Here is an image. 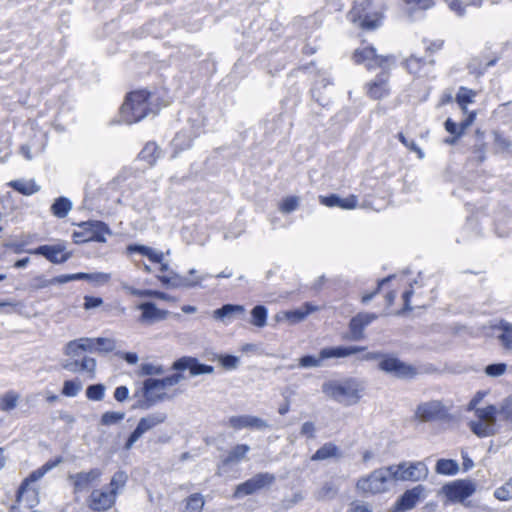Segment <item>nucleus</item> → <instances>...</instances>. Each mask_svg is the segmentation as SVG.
<instances>
[{
	"instance_id": "f257e3e1",
	"label": "nucleus",
	"mask_w": 512,
	"mask_h": 512,
	"mask_svg": "<svg viewBox=\"0 0 512 512\" xmlns=\"http://www.w3.org/2000/svg\"><path fill=\"white\" fill-rule=\"evenodd\" d=\"M149 97L150 93L144 90L131 92L121 106L122 121L133 124L145 118L150 112Z\"/></svg>"
},
{
	"instance_id": "f03ea898",
	"label": "nucleus",
	"mask_w": 512,
	"mask_h": 512,
	"mask_svg": "<svg viewBox=\"0 0 512 512\" xmlns=\"http://www.w3.org/2000/svg\"><path fill=\"white\" fill-rule=\"evenodd\" d=\"M77 226L79 230L72 234V239L76 244L86 242L105 243L107 236L112 235V230L102 221L90 220L78 223Z\"/></svg>"
},
{
	"instance_id": "7ed1b4c3",
	"label": "nucleus",
	"mask_w": 512,
	"mask_h": 512,
	"mask_svg": "<svg viewBox=\"0 0 512 512\" xmlns=\"http://www.w3.org/2000/svg\"><path fill=\"white\" fill-rule=\"evenodd\" d=\"M347 18L365 30H374L381 25V15L372 11L370 0L356 1L348 12Z\"/></svg>"
},
{
	"instance_id": "20e7f679",
	"label": "nucleus",
	"mask_w": 512,
	"mask_h": 512,
	"mask_svg": "<svg viewBox=\"0 0 512 512\" xmlns=\"http://www.w3.org/2000/svg\"><path fill=\"white\" fill-rule=\"evenodd\" d=\"M475 415L477 419L469 423V427L475 435L483 438L496 434L497 408L494 405L475 409Z\"/></svg>"
},
{
	"instance_id": "39448f33",
	"label": "nucleus",
	"mask_w": 512,
	"mask_h": 512,
	"mask_svg": "<svg viewBox=\"0 0 512 512\" xmlns=\"http://www.w3.org/2000/svg\"><path fill=\"white\" fill-rule=\"evenodd\" d=\"M365 350L364 347L359 346H338V347H330L323 348L318 357L312 355H305L299 359V367L302 368H311V367H319L322 364V361L329 358H343L347 357L359 352H363Z\"/></svg>"
},
{
	"instance_id": "423d86ee",
	"label": "nucleus",
	"mask_w": 512,
	"mask_h": 512,
	"mask_svg": "<svg viewBox=\"0 0 512 512\" xmlns=\"http://www.w3.org/2000/svg\"><path fill=\"white\" fill-rule=\"evenodd\" d=\"M390 477L396 481H421L427 478L428 468L423 462H403L386 468Z\"/></svg>"
},
{
	"instance_id": "0eeeda50",
	"label": "nucleus",
	"mask_w": 512,
	"mask_h": 512,
	"mask_svg": "<svg viewBox=\"0 0 512 512\" xmlns=\"http://www.w3.org/2000/svg\"><path fill=\"white\" fill-rule=\"evenodd\" d=\"M166 418H167V415L164 412H155V413L147 415L146 417H142L139 420L134 431L128 437V439L124 445V449L130 450L133 447V445L142 437V435L144 433L153 429L157 425L164 423Z\"/></svg>"
},
{
	"instance_id": "6e6552de",
	"label": "nucleus",
	"mask_w": 512,
	"mask_h": 512,
	"mask_svg": "<svg viewBox=\"0 0 512 512\" xmlns=\"http://www.w3.org/2000/svg\"><path fill=\"white\" fill-rule=\"evenodd\" d=\"M426 497L425 487L417 485L406 490L390 508L389 512H408Z\"/></svg>"
},
{
	"instance_id": "1a4fd4ad",
	"label": "nucleus",
	"mask_w": 512,
	"mask_h": 512,
	"mask_svg": "<svg viewBox=\"0 0 512 512\" xmlns=\"http://www.w3.org/2000/svg\"><path fill=\"white\" fill-rule=\"evenodd\" d=\"M27 252L43 256L53 264L65 263L72 257V253L66 251V245L63 242H59L54 245H41L35 249L28 250Z\"/></svg>"
},
{
	"instance_id": "9d476101",
	"label": "nucleus",
	"mask_w": 512,
	"mask_h": 512,
	"mask_svg": "<svg viewBox=\"0 0 512 512\" xmlns=\"http://www.w3.org/2000/svg\"><path fill=\"white\" fill-rule=\"evenodd\" d=\"M442 490L451 502H463L476 491V485L470 480H456L445 485Z\"/></svg>"
},
{
	"instance_id": "9b49d317",
	"label": "nucleus",
	"mask_w": 512,
	"mask_h": 512,
	"mask_svg": "<svg viewBox=\"0 0 512 512\" xmlns=\"http://www.w3.org/2000/svg\"><path fill=\"white\" fill-rule=\"evenodd\" d=\"M323 392L338 402L346 403L351 399L357 398V389L351 382L345 383H325L323 384Z\"/></svg>"
},
{
	"instance_id": "f8f14e48",
	"label": "nucleus",
	"mask_w": 512,
	"mask_h": 512,
	"mask_svg": "<svg viewBox=\"0 0 512 512\" xmlns=\"http://www.w3.org/2000/svg\"><path fill=\"white\" fill-rule=\"evenodd\" d=\"M115 502L116 497L114 496V493L110 492L106 487L92 490L87 499L89 508L97 512L111 509Z\"/></svg>"
},
{
	"instance_id": "ddd939ff",
	"label": "nucleus",
	"mask_w": 512,
	"mask_h": 512,
	"mask_svg": "<svg viewBox=\"0 0 512 512\" xmlns=\"http://www.w3.org/2000/svg\"><path fill=\"white\" fill-rule=\"evenodd\" d=\"M172 370L184 371L189 370L191 376H198L202 374H212L214 367L211 365L202 364L197 358L191 356H183L172 364Z\"/></svg>"
},
{
	"instance_id": "4468645a",
	"label": "nucleus",
	"mask_w": 512,
	"mask_h": 512,
	"mask_svg": "<svg viewBox=\"0 0 512 512\" xmlns=\"http://www.w3.org/2000/svg\"><path fill=\"white\" fill-rule=\"evenodd\" d=\"M227 425L234 430H241L244 428L263 430L269 427V424L264 419L253 415H234L228 418Z\"/></svg>"
},
{
	"instance_id": "2eb2a0df",
	"label": "nucleus",
	"mask_w": 512,
	"mask_h": 512,
	"mask_svg": "<svg viewBox=\"0 0 512 512\" xmlns=\"http://www.w3.org/2000/svg\"><path fill=\"white\" fill-rule=\"evenodd\" d=\"M377 319L375 313H358L354 316L349 323V336L347 337L352 341H359L364 338V329Z\"/></svg>"
},
{
	"instance_id": "dca6fc26",
	"label": "nucleus",
	"mask_w": 512,
	"mask_h": 512,
	"mask_svg": "<svg viewBox=\"0 0 512 512\" xmlns=\"http://www.w3.org/2000/svg\"><path fill=\"white\" fill-rule=\"evenodd\" d=\"M357 490L363 494H376L384 490V471L375 470L369 476L363 477L357 482Z\"/></svg>"
},
{
	"instance_id": "f3484780",
	"label": "nucleus",
	"mask_w": 512,
	"mask_h": 512,
	"mask_svg": "<svg viewBox=\"0 0 512 512\" xmlns=\"http://www.w3.org/2000/svg\"><path fill=\"white\" fill-rule=\"evenodd\" d=\"M101 475L102 471L99 468H93L87 472L70 474L68 479L73 484L74 493H79L87 490L93 482L100 479Z\"/></svg>"
},
{
	"instance_id": "a211bd4d",
	"label": "nucleus",
	"mask_w": 512,
	"mask_h": 512,
	"mask_svg": "<svg viewBox=\"0 0 512 512\" xmlns=\"http://www.w3.org/2000/svg\"><path fill=\"white\" fill-rule=\"evenodd\" d=\"M354 59L357 63H365L367 69L369 70L381 68L384 63V57L378 55L375 48L372 46H367L361 50H356L354 53Z\"/></svg>"
},
{
	"instance_id": "6ab92c4d",
	"label": "nucleus",
	"mask_w": 512,
	"mask_h": 512,
	"mask_svg": "<svg viewBox=\"0 0 512 512\" xmlns=\"http://www.w3.org/2000/svg\"><path fill=\"white\" fill-rule=\"evenodd\" d=\"M443 414L444 405L438 400L422 403L416 409V416L424 422L440 418Z\"/></svg>"
},
{
	"instance_id": "aec40b11",
	"label": "nucleus",
	"mask_w": 512,
	"mask_h": 512,
	"mask_svg": "<svg viewBox=\"0 0 512 512\" xmlns=\"http://www.w3.org/2000/svg\"><path fill=\"white\" fill-rule=\"evenodd\" d=\"M386 373H393L399 378H412L416 374V370L396 357L386 355Z\"/></svg>"
},
{
	"instance_id": "412c9836",
	"label": "nucleus",
	"mask_w": 512,
	"mask_h": 512,
	"mask_svg": "<svg viewBox=\"0 0 512 512\" xmlns=\"http://www.w3.org/2000/svg\"><path fill=\"white\" fill-rule=\"evenodd\" d=\"M170 276L168 275H159L157 276L158 279L164 284V285H170L174 288L179 287H185V288H191L195 287L200 284V282L205 279L206 276L203 277H197L195 279H192L190 277L180 276L174 272H170Z\"/></svg>"
},
{
	"instance_id": "4be33fe9",
	"label": "nucleus",
	"mask_w": 512,
	"mask_h": 512,
	"mask_svg": "<svg viewBox=\"0 0 512 512\" xmlns=\"http://www.w3.org/2000/svg\"><path fill=\"white\" fill-rule=\"evenodd\" d=\"M320 203L327 207H340L342 209H354L357 206V197L351 195L347 198H341L336 194L329 196H320Z\"/></svg>"
},
{
	"instance_id": "5701e85b",
	"label": "nucleus",
	"mask_w": 512,
	"mask_h": 512,
	"mask_svg": "<svg viewBox=\"0 0 512 512\" xmlns=\"http://www.w3.org/2000/svg\"><path fill=\"white\" fill-rule=\"evenodd\" d=\"M138 308L142 311L140 317L142 322L152 323L158 320H164L168 315V311L158 309L153 302L141 303Z\"/></svg>"
},
{
	"instance_id": "b1692460",
	"label": "nucleus",
	"mask_w": 512,
	"mask_h": 512,
	"mask_svg": "<svg viewBox=\"0 0 512 512\" xmlns=\"http://www.w3.org/2000/svg\"><path fill=\"white\" fill-rule=\"evenodd\" d=\"M245 313V308L237 304H225L213 311V318L222 322H230L233 318Z\"/></svg>"
},
{
	"instance_id": "393cba45",
	"label": "nucleus",
	"mask_w": 512,
	"mask_h": 512,
	"mask_svg": "<svg viewBox=\"0 0 512 512\" xmlns=\"http://www.w3.org/2000/svg\"><path fill=\"white\" fill-rule=\"evenodd\" d=\"M317 310V307L311 303H305L302 307L285 311L282 314L277 315V320H281L282 317L288 320L291 324H296L303 321L310 313Z\"/></svg>"
},
{
	"instance_id": "a878e982",
	"label": "nucleus",
	"mask_w": 512,
	"mask_h": 512,
	"mask_svg": "<svg viewBox=\"0 0 512 512\" xmlns=\"http://www.w3.org/2000/svg\"><path fill=\"white\" fill-rule=\"evenodd\" d=\"M44 475H45V473L43 472L41 467L32 471L29 474V476L23 480V482L21 483V485L17 491V502H22L24 497L28 494H32L33 496H35L36 490L30 489L29 485L33 482L40 480Z\"/></svg>"
},
{
	"instance_id": "bb28decb",
	"label": "nucleus",
	"mask_w": 512,
	"mask_h": 512,
	"mask_svg": "<svg viewBox=\"0 0 512 512\" xmlns=\"http://www.w3.org/2000/svg\"><path fill=\"white\" fill-rule=\"evenodd\" d=\"M153 381V378H148L144 380L143 387L141 389V393L143 396L146 397V399H151V406L153 407L157 403L165 400L168 398L166 393H155V390L160 389L158 385H152L151 382Z\"/></svg>"
},
{
	"instance_id": "cd10ccee",
	"label": "nucleus",
	"mask_w": 512,
	"mask_h": 512,
	"mask_svg": "<svg viewBox=\"0 0 512 512\" xmlns=\"http://www.w3.org/2000/svg\"><path fill=\"white\" fill-rule=\"evenodd\" d=\"M250 451V447L247 444H237L222 460L224 466L239 463L246 458L247 453Z\"/></svg>"
},
{
	"instance_id": "c85d7f7f",
	"label": "nucleus",
	"mask_w": 512,
	"mask_h": 512,
	"mask_svg": "<svg viewBox=\"0 0 512 512\" xmlns=\"http://www.w3.org/2000/svg\"><path fill=\"white\" fill-rule=\"evenodd\" d=\"M8 185L15 191L26 196L33 195L40 190V186H38L34 180H13L9 182Z\"/></svg>"
},
{
	"instance_id": "c756f323",
	"label": "nucleus",
	"mask_w": 512,
	"mask_h": 512,
	"mask_svg": "<svg viewBox=\"0 0 512 512\" xmlns=\"http://www.w3.org/2000/svg\"><path fill=\"white\" fill-rule=\"evenodd\" d=\"M339 456V448L331 443H325L311 457L312 461H322L332 457Z\"/></svg>"
},
{
	"instance_id": "7c9ffc66",
	"label": "nucleus",
	"mask_w": 512,
	"mask_h": 512,
	"mask_svg": "<svg viewBox=\"0 0 512 512\" xmlns=\"http://www.w3.org/2000/svg\"><path fill=\"white\" fill-rule=\"evenodd\" d=\"M72 209V202L66 197H59L55 199L51 205V212L57 218H64Z\"/></svg>"
},
{
	"instance_id": "2f4dec72",
	"label": "nucleus",
	"mask_w": 512,
	"mask_h": 512,
	"mask_svg": "<svg viewBox=\"0 0 512 512\" xmlns=\"http://www.w3.org/2000/svg\"><path fill=\"white\" fill-rule=\"evenodd\" d=\"M139 157L146 161L149 165H153L160 157V149L154 142L147 143L141 150Z\"/></svg>"
},
{
	"instance_id": "473e14b6",
	"label": "nucleus",
	"mask_w": 512,
	"mask_h": 512,
	"mask_svg": "<svg viewBox=\"0 0 512 512\" xmlns=\"http://www.w3.org/2000/svg\"><path fill=\"white\" fill-rule=\"evenodd\" d=\"M459 471V465L452 459H440L436 463V472L443 475H455Z\"/></svg>"
},
{
	"instance_id": "72a5a7b5",
	"label": "nucleus",
	"mask_w": 512,
	"mask_h": 512,
	"mask_svg": "<svg viewBox=\"0 0 512 512\" xmlns=\"http://www.w3.org/2000/svg\"><path fill=\"white\" fill-rule=\"evenodd\" d=\"M267 308L263 305L255 306L251 311V324L256 327L262 328L267 323Z\"/></svg>"
},
{
	"instance_id": "f704fd0d",
	"label": "nucleus",
	"mask_w": 512,
	"mask_h": 512,
	"mask_svg": "<svg viewBox=\"0 0 512 512\" xmlns=\"http://www.w3.org/2000/svg\"><path fill=\"white\" fill-rule=\"evenodd\" d=\"M128 476L124 471H117L112 476L110 483L106 487L110 492L114 493V496L117 497V494L120 489H122L126 482H127Z\"/></svg>"
},
{
	"instance_id": "c9c22d12",
	"label": "nucleus",
	"mask_w": 512,
	"mask_h": 512,
	"mask_svg": "<svg viewBox=\"0 0 512 512\" xmlns=\"http://www.w3.org/2000/svg\"><path fill=\"white\" fill-rule=\"evenodd\" d=\"M184 379H185V376L181 373V371H178L177 373L168 375L162 379L153 378V381L151 382V384L158 385V387L160 389H164L166 387H171V386L177 385Z\"/></svg>"
},
{
	"instance_id": "e433bc0d",
	"label": "nucleus",
	"mask_w": 512,
	"mask_h": 512,
	"mask_svg": "<svg viewBox=\"0 0 512 512\" xmlns=\"http://www.w3.org/2000/svg\"><path fill=\"white\" fill-rule=\"evenodd\" d=\"M275 479V475L269 472L258 473L251 477L257 491L272 485Z\"/></svg>"
},
{
	"instance_id": "4c0bfd02",
	"label": "nucleus",
	"mask_w": 512,
	"mask_h": 512,
	"mask_svg": "<svg viewBox=\"0 0 512 512\" xmlns=\"http://www.w3.org/2000/svg\"><path fill=\"white\" fill-rule=\"evenodd\" d=\"M204 504V497L200 493H194L186 499L185 512H201Z\"/></svg>"
},
{
	"instance_id": "58836bf2",
	"label": "nucleus",
	"mask_w": 512,
	"mask_h": 512,
	"mask_svg": "<svg viewBox=\"0 0 512 512\" xmlns=\"http://www.w3.org/2000/svg\"><path fill=\"white\" fill-rule=\"evenodd\" d=\"M19 395L13 391L5 393L0 399V409L5 412L13 410L18 403Z\"/></svg>"
},
{
	"instance_id": "ea45409f",
	"label": "nucleus",
	"mask_w": 512,
	"mask_h": 512,
	"mask_svg": "<svg viewBox=\"0 0 512 512\" xmlns=\"http://www.w3.org/2000/svg\"><path fill=\"white\" fill-rule=\"evenodd\" d=\"M477 96V92L466 88L464 86H461L458 90V93L456 94V102L458 105L463 104H471L474 102L475 97Z\"/></svg>"
},
{
	"instance_id": "a19ab883",
	"label": "nucleus",
	"mask_w": 512,
	"mask_h": 512,
	"mask_svg": "<svg viewBox=\"0 0 512 512\" xmlns=\"http://www.w3.org/2000/svg\"><path fill=\"white\" fill-rule=\"evenodd\" d=\"M82 382L79 379L66 380L63 384L62 394L67 397H75L82 390Z\"/></svg>"
},
{
	"instance_id": "79ce46f5",
	"label": "nucleus",
	"mask_w": 512,
	"mask_h": 512,
	"mask_svg": "<svg viewBox=\"0 0 512 512\" xmlns=\"http://www.w3.org/2000/svg\"><path fill=\"white\" fill-rule=\"evenodd\" d=\"M255 492H257V490L254 487V483L250 478V479L246 480L245 482L236 486L235 491L233 493V497L238 499L243 496L251 495Z\"/></svg>"
},
{
	"instance_id": "37998d69",
	"label": "nucleus",
	"mask_w": 512,
	"mask_h": 512,
	"mask_svg": "<svg viewBox=\"0 0 512 512\" xmlns=\"http://www.w3.org/2000/svg\"><path fill=\"white\" fill-rule=\"evenodd\" d=\"M105 395V386L103 384L89 385L86 389V397L89 400L101 401Z\"/></svg>"
},
{
	"instance_id": "c03bdc74",
	"label": "nucleus",
	"mask_w": 512,
	"mask_h": 512,
	"mask_svg": "<svg viewBox=\"0 0 512 512\" xmlns=\"http://www.w3.org/2000/svg\"><path fill=\"white\" fill-rule=\"evenodd\" d=\"M125 418L124 412H115V411H107L101 416V424L105 426H110L117 424Z\"/></svg>"
},
{
	"instance_id": "a18cd8bd",
	"label": "nucleus",
	"mask_w": 512,
	"mask_h": 512,
	"mask_svg": "<svg viewBox=\"0 0 512 512\" xmlns=\"http://www.w3.org/2000/svg\"><path fill=\"white\" fill-rule=\"evenodd\" d=\"M499 329L502 330V333L498 336L499 339L505 346H510L512 344V324L501 321Z\"/></svg>"
},
{
	"instance_id": "49530a36",
	"label": "nucleus",
	"mask_w": 512,
	"mask_h": 512,
	"mask_svg": "<svg viewBox=\"0 0 512 512\" xmlns=\"http://www.w3.org/2000/svg\"><path fill=\"white\" fill-rule=\"evenodd\" d=\"M50 285H53L52 278L47 279L43 275H38L31 279L28 287L32 291H38V290L44 289Z\"/></svg>"
},
{
	"instance_id": "de8ad7c7",
	"label": "nucleus",
	"mask_w": 512,
	"mask_h": 512,
	"mask_svg": "<svg viewBox=\"0 0 512 512\" xmlns=\"http://www.w3.org/2000/svg\"><path fill=\"white\" fill-rule=\"evenodd\" d=\"M494 496L500 501H507L512 498V480L507 481L494 491Z\"/></svg>"
},
{
	"instance_id": "09e8293b",
	"label": "nucleus",
	"mask_w": 512,
	"mask_h": 512,
	"mask_svg": "<svg viewBox=\"0 0 512 512\" xmlns=\"http://www.w3.org/2000/svg\"><path fill=\"white\" fill-rule=\"evenodd\" d=\"M116 348L115 340L111 338H96V351L99 352H112Z\"/></svg>"
},
{
	"instance_id": "8fccbe9b",
	"label": "nucleus",
	"mask_w": 512,
	"mask_h": 512,
	"mask_svg": "<svg viewBox=\"0 0 512 512\" xmlns=\"http://www.w3.org/2000/svg\"><path fill=\"white\" fill-rule=\"evenodd\" d=\"M384 94V84L381 78H377L374 82L369 84L368 95L371 98L379 99Z\"/></svg>"
},
{
	"instance_id": "3c124183",
	"label": "nucleus",
	"mask_w": 512,
	"mask_h": 512,
	"mask_svg": "<svg viewBox=\"0 0 512 512\" xmlns=\"http://www.w3.org/2000/svg\"><path fill=\"white\" fill-rule=\"evenodd\" d=\"M299 206V198L296 196H289L283 199L280 205V211L283 213H291Z\"/></svg>"
},
{
	"instance_id": "603ef678",
	"label": "nucleus",
	"mask_w": 512,
	"mask_h": 512,
	"mask_svg": "<svg viewBox=\"0 0 512 512\" xmlns=\"http://www.w3.org/2000/svg\"><path fill=\"white\" fill-rule=\"evenodd\" d=\"M82 344L79 339L69 341L64 347V354L70 357H76L82 352Z\"/></svg>"
},
{
	"instance_id": "864d4df0",
	"label": "nucleus",
	"mask_w": 512,
	"mask_h": 512,
	"mask_svg": "<svg viewBox=\"0 0 512 512\" xmlns=\"http://www.w3.org/2000/svg\"><path fill=\"white\" fill-rule=\"evenodd\" d=\"M362 361H374L378 360V368L381 371H384V355L379 352H366L363 353L360 357Z\"/></svg>"
},
{
	"instance_id": "5fc2aeb1",
	"label": "nucleus",
	"mask_w": 512,
	"mask_h": 512,
	"mask_svg": "<svg viewBox=\"0 0 512 512\" xmlns=\"http://www.w3.org/2000/svg\"><path fill=\"white\" fill-rule=\"evenodd\" d=\"M506 369L507 366L504 363L490 364L486 366L485 373L490 377H498L503 375Z\"/></svg>"
},
{
	"instance_id": "6e6d98bb",
	"label": "nucleus",
	"mask_w": 512,
	"mask_h": 512,
	"mask_svg": "<svg viewBox=\"0 0 512 512\" xmlns=\"http://www.w3.org/2000/svg\"><path fill=\"white\" fill-rule=\"evenodd\" d=\"M407 5L413 9L428 10L434 7V0H403Z\"/></svg>"
},
{
	"instance_id": "4d7b16f0",
	"label": "nucleus",
	"mask_w": 512,
	"mask_h": 512,
	"mask_svg": "<svg viewBox=\"0 0 512 512\" xmlns=\"http://www.w3.org/2000/svg\"><path fill=\"white\" fill-rule=\"evenodd\" d=\"M219 361L221 365L228 370L236 369L239 364V358L233 355H220Z\"/></svg>"
},
{
	"instance_id": "13d9d810",
	"label": "nucleus",
	"mask_w": 512,
	"mask_h": 512,
	"mask_svg": "<svg viewBox=\"0 0 512 512\" xmlns=\"http://www.w3.org/2000/svg\"><path fill=\"white\" fill-rule=\"evenodd\" d=\"M134 398H138L136 402L133 404L132 409H141V410H148L151 406V399H146L145 396L140 392H136L133 396Z\"/></svg>"
},
{
	"instance_id": "bf43d9fd",
	"label": "nucleus",
	"mask_w": 512,
	"mask_h": 512,
	"mask_svg": "<svg viewBox=\"0 0 512 512\" xmlns=\"http://www.w3.org/2000/svg\"><path fill=\"white\" fill-rule=\"evenodd\" d=\"M141 375H162L164 368L162 366H156L151 363H144L140 368Z\"/></svg>"
},
{
	"instance_id": "052dcab7",
	"label": "nucleus",
	"mask_w": 512,
	"mask_h": 512,
	"mask_svg": "<svg viewBox=\"0 0 512 512\" xmlns=\"http://www.w3.org/2000/svg\"><path fill=\"white\" fill-rule=\"evenodd\" d=\"M449 9L456 13L457 16L462 17L465 15V4L462 0H445Z\"/></svg>"
},
{
	"instance_id": "680f3d73",
	"label": "nucleus",
	"mask_w": 512,
	"mask_h": 512,
	"mask_svg": "<svg viewBox=\"0 0 512 512\" xmlns=\"http://www.w3.org/2000/svg\"><path fill=\"white\" fill-rule=\"evenodd\" d=\"M423 63L421 58L411 56L406 60V68L412 74H417L420 71V67Z\"/></svg>"
},
{
	"instance_id": "e2e57ef3",
	"label": "nucleus",
	"mask_w": 512,
	"mask_h": 512,
	"mask_svg": "<svg viewBox=\"0 0 512 512\" xmlns=\"http://www.w3.org/2000/svg\"><path fill=\"white\" fill-rule=\"evenodd\" d=\"M444 126H445L446 131L448 133H450L451 135H456V138H460L464 134L460 127V124L455 123L450 118H448L445 121Z\"/></svg>"
},
{
	"instance_id": "0e129e2a",
	"label": "nucleus",
	"mask_w": 512,
	"mask_h": 512,
	"mask_svg": "<svg viewBox=\"0 0 512 512\" xmlns=\"http://www.w3.org/2000/svg\"><path fill=\"white\" fill-rule=\"evenodd\" d=\"M110 278V274L104 272L88 273L87 281L97 284H105L110 280Z\"/></svg>"
},
{
	"instance_id": "69168bd1",
	"label": "nucleus",
	"mask_w": 512,
	"mask_h": 512,
	"mask_svg": "<svg viewBox=\"0 0 512 512\" xmlns=\"http://www.w3.org/2000/svg\"><path fill=\"white\" fill-rule=\"evenodd\" d=\"M315 432H316V428H315V425L313 422L311 421H307V422H304L302 424V427H301V430H300V434L302 436H305L309 439H314L315 438Z\"/></svg>"
},
{
	"instance_id": "338daca9",
	"label": "nucleus",
	"mask_w": 512,
	"mask_h": 512,
	"mask_svg": "<svg viewBox=\"0 0 512 512\" xmlns=\"http://www.w3.org/2000/svg\"><path fill=\"white\" fill-rule=\"evenodd\" d=\"M399 139L407 148H409L410 150L416 152L418 154L419 158H423L424 157V154H423L422 150L416 145L414 140L406 139V137L402 133L399 134Z\"/></svg>"
},
{
	"instance_id": "774afa93",
	"label": "nucleus",
	"mask_w": 512,
	"mask_h": 512,
	"mask_svg": "<svg viewBox=\"0 0 512 512\" xmlns=\"http://www.w3.org/2000/svg\"><path fill=\"white\" fill-rule=\"evenodd\" d=\"M80 362L81 371H86L90 373H94L96 368V361L91 357H84Z\"/></svg>"
}]
</instances>
